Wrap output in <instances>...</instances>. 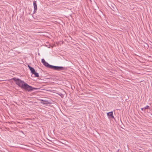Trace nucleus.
I'll use <instances>...</instances> for the list:
<instances>
[{
  "label": "nucleus",
  "instance_id": "obj_1",
  "mask_svg": "<svg viewBox=\"0 0 152 152\" xmlns=\"http://www.w3.org/2000/svg\"><path fill=\"white\" fill-rule=\"evenodd\" d=\"M16 84L19 86L28 91H31L33 90H36L37 88H33L28 85L27 83H25L23 80H21L18 78H13Z\"/></svg>",
  "mask_w": 152,
  "mask_h": 152
},
{
  "label": "nucleus",
  "instance_id": "obj_2",
  "mask_svg": "<svg viewBox=\"0 0 152 152\" xmlns=\"http://www.w3.org/2000/svg\"><path fill=\"white\" fill-rule=\"evenodd\" d=\"M45 66L48 68L53 69L54 70H60L64 69V68L62 66H58L50 65L48 63L46 62L44 64Z\"/></svg>",
  "mask_w": 152,
  "mask_h": 152
},
{
  "label": "nucleus",
  "instance_id": "obj_3",
  "mask_svg": "<svg viewBox=\"0 0 152 152\" xmlns=\"http://www.w3.org/2000/svg\"><path fill=\"white\" fill-rule=\"evenodd\" d=\"M108 117L110 119H112L114 118L113 112H111L107 113Z\"/></svg>",
  "mask_w": 152,
  "mask_h": 152
},
{
  "label": "nucleus",
  "instance_id": "obj_4",
  "mask_svg": "<svg viewBox=\"0 0 152 152\" xmlns=\"http://www.w3.org/2000/svg\"><path fill=\"white\" fill-rule=\"evenodd\" d=\"M33 5L34 8V13L36 12V10H37V2L36 1H33Z\"/></svg>",
  "mask_w": 152,
  "mask_h": 152
},
{
  "label": "nucleus",
  "instance_id": "obj_5",
  "mask_svg": "<svg viewBox=\"0 0 152 152\" xmlns=\"http://www.w3.org/2000/svg\"><path fill=\"white\" fill-rule=\"evenodd\" d=\"M28 67L29 68L30 70L31 71V72L32 73L33 72H34L35 71L34 69L32 67H31L29 65H28Z\"/></svg>",
  "mask_w": 152,
  "mask_h": 152
},
{
  "label": "nucleus",
  "instance_id": "obj_6",
  "mask_svg": "<svg viewBox=\"0 0 152 152\" xmlns=\"http://www.w3.org/2000/svg\"><path fill=\"white\" fill-rule=\"evenodd\" d=\"M32 74H34L35 77H39V75L38 73L34 71V72H33V73H32Z\"/></svg>",
  "mask_w": 152,
  "mask_h": 152
},
{
  "label": "nucleus",
  "instance_id": "obj_7",
  "mask_svg": "<svg viewBox=\"0 0 152 152\" xmlns=\"http://www.w3.org/2000/svg\"><path fill=\"white\" fill-rule=\"evenodd\" d=\"M41 61L43 63V64H44L46 62L44 59H42Z\"/></svg>",
  "mask_w": 152,
  "mask_h": 152
},
{
  "label": "nucleus",
  "instance_id": "obj_8",
  "mask_svg": "<svg viewBox=\"0 0 152 152\" xmlns=\"http://www.w3.org/2000/svg\"><path fill=\"white\" fill-rule=\"evenodd\" d=\"M149 108V106L147 105L145 107H144V110H146L147 109H148Z\"/></svg>",
  "mask_w": 152,
  "mask_h": 152
},
{
  "label": "nucleus",
  "instance_id": "obj_9",
  "mask_svg": "<svg viewBox=\"0 0 152 152\" xmlns=\"http://www.w3.org/2000/svg\"><path fill=\"white\" fill-rule=\"evenodd\" d=\"M141 110H144V108H142L141 109Z\"/></svg>",
  "mask_w": 152,
  "mask_h": 152
}]
</instances>
